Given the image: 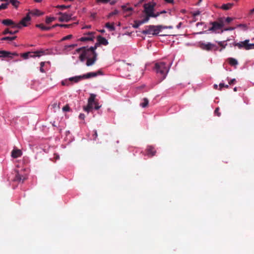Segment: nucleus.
I'll use <instances>...</instances> for the list:
<instances>
[{"label": "nucleus", "instance_id": "45", "mask_svg": "<svg viewBox=\"0 0 254 254\" xmlns=\"http://www.w3.org/2000/svg\"><path fill=\"white\" fill-rule=\"evenodd\" d=\"M236 82V80L234 78V79H232L231 80H230V81L229 82V84L230 85H231V84H235Z\"/></svg>", "mask_w": 254, "mask_h": 254}, {"label": "nucleus", "instance_id": "37", "mask_svg": "<svg viewBox=\"0 0 254 254\" xmlns=\"http://www.w3.org/2000/svg\"><path fill=\"white\" fill-rule=\"evenodd\" d=\"M225 41H220L219 42L218 45L222 48V49L225 48L226 46H227V44H225Z\"/></svg>", "mask_w": 254, "mask_h": 254}, {"label": "nucleus", "instance_id": "32", "mask_svg": "<svg viewBox=\"0 0 254 254\" xmlns=\"http://www.w3.org/2000/svg\"><path fill=\"white\" fill-rule=\"evenodd\" d=\"M141 25L142 24H140L139 20H135L134 22V24L132 25V27L134 28H137Z\"/></svg>", "mask_w": 254, "mask_h": 254}, {"label": "nucleus", "instance_id": "16", "mask_svg": "<svg viewBox=\"0 0 254 254\" xmlns=\"http://www.w3.org/2000/svg\"><path fill=\"white\" fill-rule=\"evenodd\" d=\"M1 23L6 26H10L11 25L12 28H16V27H14V25H17V24L15 23L12 20L9 19H4L2 21Z\"/></svg>", "mask_w": 254, "mask_h": 254}, {"label": "nucleus", "instance_id": "38", "mask_svg": "<svg viewBox=\"0 0 254 254\" xmlns=\"http://www.w3.org/2000/svg\"><path fill=\"white\" fill-rule=\"evenodd\" d=\"M8 4V3H2V4L0 5V10H2V9H6V8L7 7Z\"/></svg>", "mask_w": 254, "mask_h": 254}, {"label": "nucleus", "instance_id": "46", "mask_svg": "<svg viewBox=\"0 0 254 254\" xmlns=\"http://www.w3.org/2000/svg\"><path fill=\"white\" fill-rule=\"evenodd\" d=\"M119 13V11L117 10H115L114 11L110 13V16H112L114 15L117 14Z\"/></svg>", "mask_w": 254, "mask_h": 254}, {"label": "nucleus", "instance_id": "31", "mask_svg": "<svg viewBox=\"0 0 254 254\" xmlns=\"http://www.w3.org/2000/svg\"><path fill=\"white\" fill-rule=\"evenodd\" d=\"M55 18L54 17H47L46 19V22L47 24H50L52 21L55 20Z\"/></svg>", "mask_w": 254, "mask_h": 254}, {"label": "nucleus", "instance_id": "17", "mask_svg": "<svg viewBox=\"0 0 254 254\" xmlns=\"http://www.w3.org/2000/svg\"><path fill=\"white\" fill-rule=\"evenodd\" d=\"M21 155L22 152L19 149H14L11 152V156L14 158L20 157Z\"/></svg>", "mask_w": 254, "mask_h": 254}, {"label": "nucleus", "instance_id": "57", "mask_svg": "<svg viewBox=\"0 0 254 254\" xmlns=\"http://www.w3.org/2000/svg\"><path fill=\"white\" fill-rule=\"evenodd\" d=\"M181 25H182V23H181V22H180V23H179L177 25V26H176V27H177V28L178 29H179V28L181 27Z\"/></svg>", "mask_w": 254, "mask_h": 254}, {"label": "nucleus", "instance_id": "51", "mask_svg": "<svg viewBox=\"0 0 254 254\" xmlns=\"http://www.w3.org/2000/svg\"><path fill=\"white\" fill-rule=\"evenodd\" d=\"M101 107V105H99V103L96 101V110H99Z\"/></svg>", "mask_w": 254, "mask_h": 254}, {"label": "nucleus", "instance_id": "19", "mask_svg": "<svg viewBox=\"0 0 254 254\" xmlns=\"http://www.w3.org/2000/svg\"><path fill=\"white\" fill-rule=\"evenodd\" d=\"M36 27L40 28L43 31H49L52 29V27L45 26L43 24H36Z\"/></svg>", "mask_w": 254, "mask_h": 254}, {"label": "nucleus", "instance_id": "10", "mask_svg": "<svg viewBox=\"0 0 254 254\" xmlns=\"http://www.w3.org/2000/svg\"><path fill=\"white\" fill-rule=\"evenodd\" d=\"M96 39L97 40V42L96 43V48L100 45H104V46H107L108 44V40L102 37L101 36H98L96 37Z\"/></svg>", "mask_w": 254, "mask_h": 254}, {"label": "nucleus", "instance_id": "39", "mask_svg": "<svg viewBox=\"0 0 254 254\" xmlns=\"http://www.w3.org/2000/svg\"><path fill=\"white\" fill-rule=\"evenodd\" d=\"M219 90H221L222 89V88L223 87H225L226 88H229V85H225L224 83H220L219 85Z\"/></svg>", "mask_w": 254, "mask_h": 254}, {"label": "nucleus", "instance_id": "47", "mask_svg": "<svg viewBox=\"0 0 254 254\" xmlns=\"http://www.w3.org/2000/svg\"><path fill=\"white\" fill-rule=\"evenodd\" d=\"M111 0H96V2H102L103 3H107L110 1Z\"/></svg>", "mask_w": 254, "mask_h": 254}, {"label": "nucleus", "instance_id": "25", "mask_svg": "<svg viewBox=\"0 0 254 254\" xmlns=\"http://www.w3.org/2000/svg\"><path fill=\"white\" fill-rule=\"evenodd\" d=\"M82 79H83V76L80 75V76H75V77H70L69 78V80L71 81H74L75 82H77L79 80H80Z\"/></svg>", "mask_w": 254, "mask_h": 254}, {"label": "nucleus", "instance_id": "11", "mask_svg": "<svg viewBox=\"0 0 254 254\" xmlns=\"http://www.w3.org/2000/svg\"><path fill=\"white\" fill-rule=\"evenodd\" d=\"M94 32H89L87 34H85L84 36L80 38L79 41L82 42L93 41L94 38Z\"/></svg>", "mask_w": 254, "mask_h": 254}, {"label": "nucleus", "instance_id": "64", "mask_svg": "<svg viewBox=\"0 0 254 254\" xmlns=\"http://www.w3.org/2000/svg\"><path fill=\"white\" fill-rule=\"evenodd\" d=\"M214 88L215 89H217V88H218V86H217V84H214Z\"/></svg>", "mask_w": 254, "mask_h": 254}, {"label": "nucleus", "instance_id": "40", "mask_svg": "<svg viewBox=\"0 0 254 254\" xmlns=\"http://www.w3.org/2000/svg\"><path fill=\"white\" fill-rule=\"evenodd\" d=\"M214 114L217 115L218 117H220L221 115V113L219 112V108H216L214 111Z\"/></svg>", "mask_w": 254, "mask_h": 254}, {"label": "nucleus", "instance_id": "33", "mask_svg": "<svg viewBox=\"0 0 254 254\" xmlns=\"http://www.w3.org/2000/svg\"><path fill=\"white\" fill-rule=\"evenodd\" d=\"M76 24V23H74L71 24H60V27L69 28H70L73 25Z\"/></svg>", "mask_w": 254, "mask_h": 254}, {"label": "nucleus", "instance_id": "52", "mask_svg": "<svg viewBox=\"0 0 254 254\" xmlns=\"http://www.w3.org/2000/svg\"><path fill=\"white\" fill-rule=\"evenodd\" d=\"M167 3H174V0H164Z\"/></svg>", "mask_w": 254, "mask_h": 254}, {"label": "nucleus", "instance_id": "53", "mask_svg": "<svg viewBox=\"0 0 254 254\" xmlns=\"http://www.w3.org/2000/svg\"><path fill=\"white\" fill-rule=\"evenodd\" d=\"M54 158L56 159V160H58L60 159V156L59 155L57 154H54Z\"/></svg>", "mask_w": 254, "mask_h": 254}, {"label": "nucleus", "instance_id": "30", "mask_svg": "<svg viewBox=\"0 0 254 254\" xmlns=\"http://www.w3.org/2000/svg\"><path fill=\"white\" fill-rule=\"evenodd\" d=\"M122 8L124 11H131L133 10V8L132 7H127L126 5H123L122 6Z\"/></svg>", "mask_w": 254, "mask_h": 254}, {"label": "nucleus", "instance_id": "24", "mask_svg": "<svg viewBox=\"0 0 254 254\" xmlns=\"http://www.w3.org/2000/svg\"><path fill=\"white\" fill-rule=\"evenodd\" d=\"M16 38H17V36H12V37L6 36V37H2V38H1L0 40L1 41H11L15 40Z\"/></svg>", "mask_w": 254, "mask_h": 254}, {"label": "nucleus", "instance_id": "2", "mask_svg": "<svg viewBox=\"0 0 254 254\" xmlns=\"http://www.w3.org/2000/svg\"><path fill=\"white\" fill-rule=\"evenodd\" d=\"M170 66V64H167L163 62H160L155 64V69L157 73L159 74L161 76V81L166 78L169 72Z\"/></svg>", "mask_w": 254, "mask_h": 254}, {"label": "nucleus", "instance_id": "29", "mask_svg": "<svg viewBox=\"0 0 254 254\" xmlns=\"http://www.w3.org/2000/svg\"><path fill=\"white\" fill-rule=\"evenodd\" d=\"M10 2L16 8L18 6L19 4V2L17 0H10Z\"/></svg>", "mask_w": 254, "mask_h": 254}, {"label": "nucleus", "instance_id": "28", "mask_svg": "<svg viewBox=\"0 0 254 254\" xmlns=\"http://www.w3.org/2000/svg\"><path fill=\"white\" fill-rule=\"evenodd\" d=\"M106 27L109 29L110 31H114L115 29L114 25L113 23L111 24L109 22L107 23L106 24Z\"/></svg>", "mask_w": 254, "mask_h": 254}, {"label": "nucleus", "instance_id": "62", "mask_svg": "<svg viewBox=\"0 0 254 254\" xmlns=\"http://www.w3.org/2000/svg\"><path fill=\"white\" fill-rule=\"evenodd\" d=\"M166 12V11L165 10H163V11L160 12V13L161 14H162V13H165Z\"/></svg>", "mask_w": 254, "mask_h": 254}, {"label": "nucleus", "instance_id": "18", "mask_svg": "<svg viewBox=\"0 0 254 254\" xmlns=\"http://www.w3.org/2000/svg\"><path fill=\"white\" fill-rule=\"evenodd\" d=\"M44 53L45 52L43 50L37 51L34 52H32L33 54H29V57L34 58L36 57H40L41 55L44 54Z\"/></svg>", "mask_w": 254, "mask_h": 254}, {"label": "nucleus", "instance_id": "13", "mask_svg": "<svg viewBox=\"0 0 254 254\" xmlns=\"http://www.w3.org/2000/svg\"><path fill=\"white\" fill-rule=\"evenodd\" d=\"M212 26L210 28V30H215L220 29L223 26L222 23H219L216 21H214L211 23Z\"/></svg>", "mask_w": 254, "mask_h": 254}, {"label": "nucleus", "instance_id": "55", "mask_svg": "<svg viewBox=\"0 0 254 254\" xmlns=\"http://www.w3.org/2000/svg\"><path fill=\"white\" fill-rule=\"evenodd\" d=\"M235 27H231L226 29V30H233L235 29Z\"/></svg>", "mask_w": 254, "mask_h": 254}, {"label": "nucleus", "instance_id": "8", "mask_svg": "<svg viewBox=\"0 0 254 254\" xmlns=\"http://www.w3.org/2000/svg\"><path fill=\"white\" fill-rule=\"evenodd\" d=\"M28 178L26 174H22L21 171H16V174L13 180L15 182L23 183Z\"/></svg>", "mask_w": 254, "mask_h": 254}, {"label": "nucleus", "instance_id": "3", "mask_svg": "<svg viewBox=\"0 0 254 254\" xmlns=\"http://www.w3.org/2000/svg\"><path fill=\"white\" fill-rule=\"evenodd\" d=\"M94 108H95V94H91L88 99L87 105L83 107V110L89 113L92 112Z\"/></svg>", "mask_w": 254, "mask_h": 254}, {"label": "nucleus", "instance_id": "58", "mask_svg": "<svg viewBox=\"0 0 254 254\" xmlns=\"http://www.w3.org/2000/svg\"><path fill=\"white\" fill-rule=\"evenodd\" d=\"M57 26H60V24H56L53 25L51 27H52V29H53Z\"/></svg>", "mask_w": 254, "mask_h": 254}, {"label": "nucleus", "instance_id": "21", "mask_svg": "<svg viewBox=\"0 0 254 254\" xmlns=\"http://www.w3.org/2000/svg\"><path fill=\"white\" fill-rule=\"evenodd\" d=\"M18 30H15V31H11V30H9V29L7 28V29H5L3 32H2V34L3 35H6L7 34H15L17 33H18Z\"/></svg>", "mask_w": 254, "mask_h": 254}, {"label": "nucleus", "instance_id": "49", "mask_svg": "<svg viewBox=\"0 0 254 254\" xmlns=\"http://www.w3.org/2000/svg\"><path fill=\"white\" fill-rule=\"evenodd\" d=\"M85 118V115L84 114L81 113L79 116V118L81 120H84Z\"/></svg>", "mask_w": 254, "mask_h": 254}, {"label": "nucleus", "instance_id": "35", "mask_svg": "<svg viewBox=\"0 0 254 254\" xmlns=\"http://www.w3.org/2000/svg\"><path fill=\"white\" fill-rule=\"evenodd\" d=\"M105 74L103 69L101 68L96 71V76Z\"/></svg>", "mask_w": 254, "mask_h": 254}, {"label": "nucleus", "instance_id": "50", "mask_svg": "<svg viewBox=\"0 0 254 254\" xmlns=\"http://www.w3.org/2000/svg\"><path fill=\"white\" fill-rule=\"evenodd\" d=\"M232 20H233V19L232 18L228 17L226 19V21L227 23H230V22H231L232 21Z\"/></svg>", "mask_w": 254, "mask_h": 254}, {"label": "nucleus", "instance_id": "14", "mask_svg": "<svg viewBox=\"0 0 254 254\" xmlns=\"http://www.w3.org/2000/svg\"><path fill=\"white\" fill-rule=\"evenodd\" d=\"M146 150L147 155L150 157L154 156L156 153V150H155L154 147L152 146H147Z\"/></svg>", "mask_w": 254, "mask_h": 254}, {"label": "nucleus", "instance_id": "9", "mask_svg": "<svg viewBox=\"0 0 254 254\" xmlns=\"http://www.w3.org/2000/svg\"><path fill=\"white\" fill-rule=\"evenodd\" d=\"M58 14L61 15L59 18V20L61 22H68L71 19L72 14H71L60 12Z\"/></svg>", "mask_w": 254, "mask_h": 254}, {"label": "nucleus", "instance_id": "61", "mask_svg": "<svg viewBox=\"0 0 254 254\" xmlns=\"http://www.w3.org/2000/svg\"><path fill=\"white\" fill-rule=\"evenodd\" d=\"M237 27H246V26L244 24H240L238 25Z\"/></svg>", "mask_w": 254, "mask_h": 254}, {"label": "nucleus", "instance_id": "48", "mask_svg": "<svg viewBox=\"0 0 254 254\" xmlns=\"http://www.w3.org/2000/svg\"><path fill=\"white\" fill-rule=\"evenodd\" d=\"M151 16H148L147 15H145V17L143 18L146 22H148L149 20V18Z\"/></svg>", "mask_w": 254, "mask_h": 254}, {"label": "nucleus", "instance_id": "59", "mask_svg": "<svg viewBox=\"0 0 254 254\" xmlns=\"http://www.w3.org/2000/svg\"><path fill=\"white\" fill-rule=\"evenodd\" d=\"M44 65H45V62H42L40 63V67H43Z\"/></svg>", "mask_w": 254, "mask_h": 254}, {"label": "nucleus", "instance_id": "1", "mask_svg": "<svg viewBox=\"0 0 254 254\" xmlns=\"http://www.w3.org/2000/svg\"><path fill=\"white\" fill-rule=\"evenodd\" d=\"M83 53L79 56V59L83 62L87 59L86 65L90 66L94 64L95 61V46L91 47L89 48L83 47L81 48Z\"/></svg>", "mask_w": 254, "mask_h": 254}, {"label": "nucleus", "instance_id": "60", "mask_svg": "<svg viewBox=\"0 0 254 254\" xmlns=\"http://www.w3.org/2000/svg\"><path fill=\"white\" fill-rule=\"evenodd\" d=\"M40 70L41 72H45V70L43 69V67H40Z\"/></svg>", "mask_w": 254, "mask_h": 254}, {"label": "nucleus", "instance_id": "36", "mask_svg": "<svg viewBox=\"0 0 254 254\" xmlns=\"http://www.w3.org/2000/svg\"><path fill=\"white\" fill-rule=\"evenodd\" d=\"M70 7V5H59L57 6V8H60L61 9H64L65 8H68Z\"/></svg>", "mask_w": 254, "mask_h": 254}, {"label": "nucleus", "instance_id": "7", "mask_svg": "<svg viewBox=\"0 0 254 254\" xmlns=\"http://www.w3.org/2000/svg\"><path fill=\"white\" fill-rule=\"evenodd\" d=\"M31 21V17L30 13H28L26 16L23 18L21 20L17 25L14 26L16 27L17 28L20 29L22 26L26 27L28 25V23Z\"/></svg>", "mask_w": 254, "mask_h": 254}, {"label": "nucleus", "instance_id": "15", "mask_svg": "<svg viewBox=\"0 0 254 254\" xmlns=\"http://www.w3.org/2000/svg\"><path fill=\"white\" fill-rule=\"evenodd\" d=\"M215 45L210 43H208L207 44L202 43L201 44V48L203 50L210 51L214 47Z\"/></svg>", "mask_w": 254, "mask_h": 254}, {"label": "nucleus", "instance_id": "63", "mask_svg": "<svg viewBox=\"0 0 254 254\" xmlns=\"http://www.w3.org/2000/svg\"><path fill=\"white\" fill-rule=\"evenodd\" d=\"M115 3H116L115 1H111V2H110V3L111 4H114Z\"/></svg>", "mask_w": 254, "mask_h": 254}, {"label": "nucleus", "instance_id": "41", "mask_svg": "<svg viewBox=\"0 0 254 254\" xmlns=\"http://www.w3.org/2000/svg\"><path fill=\"white\" fill-rule=\"evenodd\" d=\"M200 13V12L199 11V10H196V11H195L193 12H192V15L195 17V16H197L198 15H199Z\"/></svg>", "mask_w": 254, "mask_h": 254}, {"label": "nucleus", "instance_id": "42", "mask_svg": "<svg viewBox=\"0 0 254 254\" xmlns=\"http://www.w3.org/2000/svg\"><path fill=\"white\" fill-rule=\"evenodd\" d=\"M69 109H70V108H69V107L68 106V105H65V106H64V107L63 108V110L64 112L69 111Z\"/></svg>", "mask_w": 254, "mask_h": 254}, {"label": "nucleus", "instance_id": "20", "mask_svg": "<svg viewBox=\"0 0 254 254\" xmlns=\"http://www.w3.org/2000/svg\"><path fill=\"white\" fill-rule=\"evenodd\" d=\"M234 5L233 3H227L226 4H223L221 8L224 10H229L231 9Z\"/></svg>", "mask_w": 254, "mask_h": 254}, {"label": "nucleus", "instance_id": "27", "mask_svg": "<svg viewBox=\"0 0 254 254\" xmlns=\"http://www.w3.org/2000/svg\"><path fill=\"white\" fill-rule=\"evenodd\" d=\"M149 101L146 98H144L143 99V102L140 103V105L142 108L146 107L148 105Z\"/></svg>", "mask_w": 254, "mask_h": 254}, {"label": "nucleus", "instance_id": "5", "mask_svg": "<svg viewBox=\"0 0 254 254\" xmlns=\"http://www.w3.org/2000/svg\"><path fill=\"white\" fill-rule=\"evenodd\" d=\"M249 40H246L240 43L234 42L233 45L237 46L239 49L244 48L247 50L254 49V44H249Z\"/></svg>", "mask_w": 254, "mask_h": 254}, {"label": "nucleus", "instance_id": "56", "mask_svg": "<svg viewBox=\"0 0 254 254\" xmlns=\"http://www.w3.org/2000/svg\"><path fill=\"white\" fill-rule=\"evenodd\" d=\"M139 21H140V24H141L146 23L143 19L141 20H139Z\"/></svg>", "mask_w": 254, "mask_h": 254}, {"label": "nucleus", "instance_id": "26", "mask_svg": "<svg viewBox=\"0 0 254 254\" xmlns=\"http://www.w3.org/2000/svg\"><path fill=\"white\" fill-rule=\"evenodd\" d=\"M228 62L229 64L233 66L236 65L238 64L237 61L236 59L232 58H229Z\"/></svg>", "mask_w": 254, "mask_h": 254}, {"label": "nucleus", "instance_id": "44", "mask_svg": "<svg viewBox=\"0 0 254 254\" xmlns=\"http://www.w3.org/2000/svg\"><path fill=\"white\" fill-rule=\"evenodd\" d=\"M160 14V12H157L156 13H154V12L152 13L151 15V17H157L159 16Z\"/></svg>", "mask_w": 254, "mask_h": 254}, {"label": "nucleus", "instance_id": "6", "mask_svg": "<svg viewBox=\"0 0 254 254\" xmlns=\"http://www.w3.org/2000/svg\"><path fill=\"white\" fill-rule=\"evenodd\" d=\"M156 5L155 3H145L143 5L144 10L143 12L145 13V15L148 16H151L152 13L154 11V7Z\"/></svg>", "mask_w": 254, "mask_h": 254}, {"label": "nucleus", "instance_id": "4", "mask_svg": "<svg viewBox=\"0 0 254 254\" xmlns=\"http://www.w3.org/2000/svg\"><path fill=\"white\" fill-rule=\"evenodd\" d=\"M148 29H146L143 30L142 33L143 34H153V35H157L160 32V28L161 26H154V25H149L147 26Z\"/></svg>", "mask_w": 254, "mask_h": 254}, {"label": "nucleus", "instance_id": "43", "mask_svg": "<svg viewBox=\"0 0 254 254\" xmlns=\"http://www.w3.org/2000/svg\"><path fill=\"white\" fill-rule=\"evenodd\" d=\"M71 37H72V35H68L64 37L63 38L62 40H68V39H70Z\"/></svg>", "mask_w": 254, "mask_h": 254}, {"label": "nucleus", "instance_id": "54", "mask_svg": "<svg viewBox=\"0 0 254 254\" xmlns=\"http://www.w3.org/2000/svg\"><path fill=\"white\" fill-rule=\"evenodd\" d=\"M159 26H161V27L160 28V31L162 29H168L167 27L168 26H162V25H159Z\"/></svg>", "mask_w": 254, "mask_h": 254}, {"label": "nucleus", "instance_id": "12", "mask_svg": "<svg viewBox=\"0 0 254 254\" xmlns=\"http://www.w3.org/2000/svg\"><path fill=\"white\" fill-rule=\"evenodd\" d=\"M15 55L17 56V54L16 53H12L9 52H7L6 51H0V58H12V56Z\"/></svg>", "mask_w": 254, "mask_h": 254}, {"label": "nucleus", "instance_id": "34", "mask_svg": "<svg viewBox=\"0 0 254 254\" xmlns=\"http://www.w3.org/2000/svg\"><path fill=\"white\" fill-rule=\"evenodd\" d=\"M29 54H32V52H27V53H23L22 55V57L24 59H27L29 58Z\"/></svg>", "mask_w": 254, "mask_h": 254}, {"label": "nucleus", "instance_id": "22", "mask_svg": "<svg viewBox=\"0 0 254 254\" xmlns=\"http://www.w3.org/2000/svg\"><path fill=\"white\" fill-rule=\"evenodd\" d=\"M81 76H83V79L93 77L95 76V72H89Z\"/></svg>", "mask_w": 254, "mask_h": 254}, {"label": "nucleus", "instance_id": "23", "mask_svg": "<svg viewBox=\"0 0 254 254\" xmlns=\"http://www.w3.org/2000/svg\"><path fill=\"white\" fill-rule=\"evenodd\" d=\"M29 13H30V14H33L34 15H36V16H40L44 14L43 12H41L39 10L37 9H34L33 11H31L29 12Z\"/></svg>", "mask_w": 254, "mask_h": 254}]
</instances>
